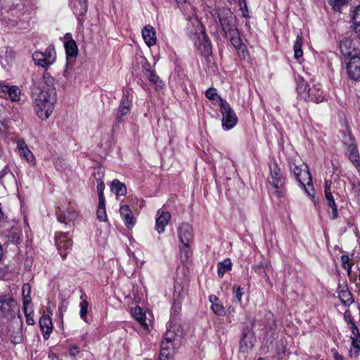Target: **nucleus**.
Instances as JSON below:
<instances>
[{"label": "nucleus", "mask_w": 360, "mask_h": 360, "mask_svg": "<svg viewBox=\"0 0 360 360\" xmlns=\"http://www.w3.org/2000/svg\"><path fill=\"white\" fill-rule=\"evenodd\" d=\"M176 345V344L174 342H169L168 340H165L164 339V340L162 342L161 348L165 349L169 352H174V347Z\"/></svg>", "instance_id": "obj_47"}, {"label": "nucleus", "mask_w": 360, "mask_h": 360, "mask_svg": "<svg viewBox=\"0 0 360 360\" xmlns=\"http://www.w3.org/2000/svg\"><path fill=\"white\" fill-rule=\"evenodd\" d=\"M120 213L124 221L125 226L128 229H131L136 223V219L134 217L129 207L126 205H122L120 208Z\"/></svg>", "instance_id": "obj_15"}, {"label": "nucleus", "mask_w": 360, "mask_h": 360, "mask_svg": "<svg viewBox=\"0 0 360 360\" xmlns=\"http://www.w3.org/2000/svg\"><path fill=\"white\" fill-rule=\"evenodd\" d=\"M231 269V262L229 259H224L218 263V275L222 277L224 274Z\"/></svg>", "instance_id": "obj_33"}, {"label": "nucleus", "mask_w": 360, "mask_h": 360, "mask_svg": "<svg viewBox=\"0 0 360 360\" xmlns=\"http://www.w3.org/2000/svg\"><path fill=\"white\" fill-rule=\"evenodd\" d=\"M352 349L349 351V354L351 356H356L360 351V345L359 344L360 342V335H356L355 338H352Z\"/></svg>", "instance_id": "obj_37"}, {"label": "nucleus", "mask_w": 360, "mask_h": 360, "mask_svg": "<svg viewBox=\"0 0 360 360\" xmlns=\"http://www.w3.org/2000/svg\"><path fill=\"white\" fill-rule=\"evenodd\" d=\"M174 307L175 308V311H177L178 309H181V306L179 305V303H177L176 301H175Z\"/></svg>", "instance_id": "obj_58"}, {"label": "nucleus", "mask_w": 360, "mask_h": 360, "mask_svg": "<svg viewBox=\"0 0 360 360\" xmlns=\"http://www.w3.org/2000/svg\"><path fill=\"white\" fill-rule=\"evenodd\" d=\"M110 190L117 195L124 196L127 194V187L125 184L121 183L117 179H114L111 182Z\"/></svg>", "instance_id": "obj_24"}, {"label": "nucleus", "mask_w": 360, "mask_h": 360, "mask_svg": "<svg viewBox=\"0 0 360 360\" xmlns=\"http://www.w3.org/2000/svg\"><path fill=\"white\" fill-rule=\"evenodd\" d=\"M1 87L2 91L4 92H6V93H8L9 91V90L11 89V86H6V85H3Z\"/></svg>", "instance_id": "obj_56"}, {"label": "nucleus", "mask_w": 360, "mask_h": 360, "mask_svg": "<svg viewBox=\"0 0 360 360\" xmlns=\"http://www.w3.org/2000/svg\"><path fill=\"white\" fill-rule=\"evenodd\" d=\"M35 94V111L39 118L46 120L51 114L56 101L54 79L44 75L43 82Z\"/></svg>", "instance_id": "obj_1"}, {"label": "nucleus", "mask_w": 360, "mask_h": 360, "mask_svg": "<svg viewBox=\"0 0 360 360\" xmlns=\"http://www.w3.org/2000/svg\"><path fill=\"white\" fill-rule=\"evenodd\" d=\"M8 94L13 101H17L20 99V92L18 89L15 86H12L8 92Z\"/></svg>", "instance_id": "obj_44"}, {"label": "nucleus", "mask_w": 360, "mask_h": 360, "mask_svg": "<svg viewBox=\"0 0 360 360\" xmlns=\"http://www.w3.org/2000/svg\"><path fill=\"white\" fill-rule=\"evenodd\" d=\"M97 182H98L97 190H98L99 200H105L103 193V191L105 188L104 184L102 180L97 181Z\"/></svg>", "instance_id": "obj_48"}, {"label": "nucleus", "mask_w": 360, "mask_h": 360, "mask_svg": "<svg viewBox=\"0 0 360 360\" xmlns=\"http://www.w3.org/2000/svg\"><path fill=\"white\" fill-rule=\"evenodd\" d=\"M174 307L175 308V311H177L178 309H181V306L179 305V303H177L176 301H175Z\"/></svg>", "instance_id": "obj_57"}, {"label": "nucleus", "mask_w": 360, "mask_h": 360, "mask_svg": "<svg viewBox=\"0 0 360 360\" xmlns=\"http://www.w3.org/2000/svg\"><path fill=\"white\" fill-rule=\"evenodd\" d=\"M56 243L60 255L63 258H65L68 253L67 250H69L72 245L71 239L66 233H59L56 236Z\"/></svg>", "instance_id": "obj_10"}, {"label": "nucleus", "mask_w": 360, "mask_h": 360, "mask_svg": "<svg viewBox=\"0 0 360 360\" xmlns=\"http://www.w3.org/2000/svg\"><path fill=\"white\" fill-rule=\"evenodd\" d=\"M352 18L354 25V32L360 39V5L352 11Z\"/></svg>", "instance_id": "obj_26"}, {"label": "nucleus", "mask_w": 360, "mask_h": 360, "mask_svg": "<svg viewBox=\"0 0 360 360\" xmlns=\"http://www.w3.org/2000/svg\"><path fill=\"white\" fill-rule=\"evenodd\" d=\"M15 53L11 48H6L0 51V63L4 68L11 66L14 60Z\"/></svg>", "instance_id": "obj_18"}, {"label": "nucleus", "mask_w": 360, "mask_h": 360, "mask_svg": "<svg viewBox=\"0 0 360 360\" xmlns=\"http://www.w3.org/2000/svg\"><path fill=\"white\" fill-rule=\"evenodd\" d=\"M64 46L68 59L70 57H76L78 53L77 46L76 42L72 39L70 34H66L64 37Z\"/></svg>", "instance_id": "obj_16"}, {"label": "nucleus", "mask_w": 360, "mask_h": 360, "mask_svg": "<svg viewBox=\"0 0 360 360\" xmlns=\"http://www.w3.org/2000/svg\"><path fill=\"white\" fill-rule=\"evenodd\" d=\"M13 305H15V301L13 300H7L4 297H0V314H6Z\"/></svg>", "instance_id": "obj_29"}, {"label": "nucleus", "mask_w": 360, "mask_h": 360, "mask_svg": "<svg viewBox=\"0 0 360 360\" xmlns=\"http://www.w3.org/2000/svg\"><path fill=\"white\" fill-rule=\"evenodd\" d=\"M347 70L350 78L360 81V58L352 57L347 65Z\"/></svg>", "instance_id": "obj_12"}, {"label": "nucleus", "mask_w": 360, "mask_h": 360, "mask_svg": "<svg viewBox=\"0 0 360 360\" xmlns=\"http://www.w3.org/2000/svg\"><path fill=\"white\" fill-rule=\"evenodd\" d=\"M302 38L301 36L298 35L296 38V41L293 46L294 56L296 59L300 58L303 55V52L302 50Z\"/></svg>", "instance_id": "obj_34"}, {"label": "nucleus", "mask_w": 360, "mask_h": 360, "mask_svg": "<svg viewBox=\"0 0 360 360\" xmlns=\"http://www.w3.org/2000/svg\"><path fill=\"white\" fill-rule=\"evenodd\" d=\"M348 157L353 165L358 167L360 166V157L356 146L347 149Z\"/></svg>", "instance_id": "obj_28"}, {"label": "nucleus", "mask_w": 360, "mask_h": 360, "mask_svg": "<svg viewBox=\"0 0 360 360\" xmlns=\"http://www.w3.org/2000/svg\"><path fill=\"white\" fill-rule=\"evenodd\" d=\"M94 167L93 175L97 181L103 179L105 174V169L100 165L99 163L96 162L95 165H91Z\"/></svg>", "instance_id": "obj_36"}, {"label": "nucleus", "mask_w": 360, "mask_h": 360, "mask_svg": "<svg viewBox=\"0 0 360 360\" xmlns=\"http://www.w3.org/2000/svg\"><path fill=\"white\" fill-rule=\"evenodd\" d=\"M132 315L145 329L148 330V324L146 322V314L142 311L141 307H136Z\"/></svg>", "instance_id": "obj_27"}, {"label": "nucleus", "mask_w": 360, "mask_h": 360, "mask_svg": "<svg viewBox=\"0 0 360 360\" xmlns=\"http://www.w3.org/2000/svg\"><path fill=\"white\" fill-rule=\"evenodd\" d=\"M340 49L342 55L349 58V60L352 59V57L358 56V53L353 45V41L349 38H344L340 41Z\"/></svg>", "instance_id": "obj_11"}, {"label": "nucleus", "mask_w": 360, "mask_h": 360, "mask_svg": "<svg viewBox=\"0 0 360 360\" xmlns=\"http://www.w3.org/2000/svg\"><path fill=\"white\" fill-rule=\"evenodd\" d=\"M271 179L269 183L275 188L274 193L277 197L281 198L284 194L285 179L283 177L280 168L276 164L270 167Z\"/></svg>", "instance_id": "obj_4"}, {"label": "nucleus", "mask_w": 360, "mask_h": 360, "mask_svg": "<svg viewBox=\"0 0 360 360\" xmlns=\"http://www.w3.org/2000/svg\"><path fill=\"white\" fill-rule=\"evenodd\" d=\"M242 295H243V293L240 292V288L239 287H237L236 297L238 302H240Z\"/></svg>", "instance_id": "obj_52"}, {"label": "nucleus", "mask_w": 360, "mask_h": 360, "mask_svg": "<svg viewBox=\"0 0 360 360\" xmlns=\"http://www.w3.org/2000/svg\"><path fill=\"white\" fill-rule=\"evenodd\" d=\"M58 220L62 223L74 221L77 217V213L72 207H69L66 210H62L60 207L56 211Z\"/></svg>", "instance_id": "obj_13"}, {"label": "nucleus", "mask_w": 360, "mask_h": 360, "mask_svg": "<svg viewBox=\"0 0 360 360\" xmlns=\"http://www.w3.org/2000/svg\"><path fill=\"white\" fill-rule=\"evenodd\" d=\"M158 218L156 219L155 229L158 233H162L165 231V226L169 222L171 218V214L168 212H165L162 210L158 211Z\"/></svg>", "instance_id": "obj_14"}, {"label": "nucleus", "mask_w": 360, "mask_h": 360, "mask_svg": "<svg viewBox=\"0 0 360 360\" xmlns=\"http://www.w3.org/2000/svg\"><path fill=\"white\" fill-rule=\"evenodd\" d=\"M17 146L21 157H23L27 162H34V157L23 139H19L17 141Z\"/></svg>", "instance_id": "obj_19"}, {"label": "nucleus", "mask_w": 360, "mask_h": 360, "mask_svg": "<svg viewBox=\"0 0 360 360\" xmlns=\"http://www.w3.org/2000/svg\"><path fill=\"white\" fill-rule=\"evenodd\" d=\"M341 261H342V267L344 269H346L347 268V266H348V264H349V258L347 255H342L341 257Z\"/></svg>", "instance_id": "obj_50"}, {"label": "nucleus", "mask_w": 360, "mask_h": 360, "mask_svg": "<svg viewBox=\"0 0 360 360\" xmlns=\"http://www.w3.org/2000/svg\"><path fill=\"white\" fill-rule=\"evenodd\" d=\"M176 3L178 4H182V3H185L186 2V0H176Z\"/></svg>", "instance_id": "obj_61"}, {"label": "nucleus", "mask_w": 360, "mask_h": 360, "mask_svg": "<svg viewBox=\"0 0 360 360\" xmlns=\"http://www.w3.org/2000/svg\"><path fill=\"white\" fill-rule=\"evenodd\" d=\"M39 326L45 340L49 338L53 330V323L49 315H42L39 319Z\"/></svg>", "instance_id": "obj_17"}, {"label": "nucleus", "mask_w": 360, "mask_h": 360, "mask_svg": "<svg viewBox=\"0 0 360 360\" xmlns=\"http://www.w3.org/2000/svg\"><path fill=\"white\" fill-rule=\"evenodd\" d=\"M338 295L342 303L346 306H349L354 302L352 294L347 288H346L345 290H340Z\"/></svg>", "instance_id": "obj_30"}, {"label": "nucleus", "mask_w": 360, "mask_h": 360, "mask_svg": "<svg viewBox=\"0 0 360 360\" xmlns=\"http://www.w3.org/2000/svg\"><path fill=\"white\" fill-rule=\"evenodd\" d=\"M324 98L325 96H323V91H321L320 87H314L312 89H311L310 98L309 99L313 102L319 103L323 101Z\"/></svg>", "instance_id": "obj_32"}, {"label": "nucleus", "mask_w": 360, "mask_h": 360, "mask_svg": "<svg viewBox=\"0 0 360 360\" xmlns=\"http://www.w3.org/2000/svg\"><path fill=\"white\" fill-rule=\"evenodd\" d=\"M220 107L221 112L223 115L222 126L226 129L233 128L238 122L235 112L225 100L221 101Z\"/></svg>", "instance_id": "obj_7"}, {"label": "nucleus", "mask_w": 360, "mask_h": 360, "mask_svg": "<svg viewBox=\"0 0 360 360\" xmlns=\"http://www.w3.org/2000/svg\"><path fill=\"white\" fill-rule=\"evenodd\" d=\"M269 269V263L267 262H260V264L255 266V272L260 276L265 277L266 280H269L266 274V270Z\"/></svg>", "instance_id": "obj_38"}, {"label": "nucleus", "mask_w": 360, "mask_h": 360, "mask_svg": "<svg viewBox=\"0 0 360 360\" xmlns=\"http://www.w3.org/2000/svg\"><path fill=\"white\" fill-rule=\"evenodd\" d=\"M79 353V349L75 347L72 346L70 348V354L71 356H76Z\"/></svg>", "instance_id": "obj_51"}, {"label": "nucleus", "mask_w": 360, "mask_h": 360, "mask_svg": "<svg viewBox=\"0 0 360 360\" xmlns=\"http://www.w3.org/2000/svg\"><path fill=\"white\" fill-rule=\"evenodd\" d=\"M210 302H212V311L219 316H223L225 314L224 307L222 304L217 302L219 301V299L215 295H210L209 297Z\"/></svg>", "instance_id": "obj_25"}, {"label": "nucleus", "mask_w": 360, "mask_h": 360, "mask_svg": "<svg viewBox=\"0 0 360 360\" xmlns=\"http://www.w3.org/2000/svg\"><path fill=\"white\" fill-rule=\"evenodd\" d=\"M75 11L77 15L79 16V20L80 21L81 17L86 13L88 10L87 0H84L82 3L80 0L75 1Z\"/></svg>", "instance_id": "obj_31"}, {"label": "nucleus", "mask_w": 360, "mask_h": 360, "mask_svg": "<svg viewBox=\"0 0 360 360\" xmlns=\"http://www.w3.org/2000/svg\"><path fill=\"white\" fill-rule=\"evenodd\" d=\"M332 181L330 180H326L324 182V196L327 202L328 206L332 210V213L330 215L331 219H336L339 217L338 207L335 200L331 192Z\"/></svg>", "instance_id": "obj_8"}, {"label": "nucleus", "mask_w": 360, "mask_h": 360, "mask_svg": "<svg viewBox=\"0 0 360 360\" xmlns=\"http://www.w3.org/2000/svg\"><path fill=\"white\" fill-rule=\"evenodd\" d=\"M174 354V352L167 351L165 349H160L159 359L160 360H170Z\"/></svg>", "instance_id": "obj_45"}, {"label": "nucleus", "mask_w": 360, "mask_h": 360, "mask_svg": "<svg viewBox=\"0 0 360 360\" xmlns=\"http://www.w3.org/2000/svg\"><path fill=\"white\" fill-rule=\"evenodd\" d=\"M96 214H97V218L101 221H104L106 220L107 216H106V212H105V200H99Z\"/></svg>", "instance_id": "obj_35"}, {"label": "nucleus", "mask_w": 360, "mask_h": 360, "mask_svg": "<svg viewBox=\"0 0 360 360\" xmlns=\"http://www.w3.org/2000/svg\"><path fill=\"white\" fill-rule=\"evenodd\" d=\"M142 36L148 46H153L156 43V35L154 28L150 25L146 26L142 30Z\"/></svg>", "instance_id": "obj_20"}, {"label": "nucleus", "mask_w": 360, "mask_h": 360, "mask_svg": "<svg viewBox=\"0 0 360 360\" xmlns=\"http://www.w3.org/2000/svg\"><path fill=\"white\" fill-rule=\"evenodd\" d=\"M206 97L212 101H219L221 103V101L223 100L217 94V89L214 88H210L205 92Z\"/></svg>", "instance_id": "obj_41"}, {"label": "nucleus", "mask_w": 360, "mask_h": 360, "mask_svg": "<svg viewBox=\"0 0 360 360\" xmlns=\"http://www.w3.org/2000/svg\"><path fill=\"white\" fill-rule=\"evenodd\" d=\"M32 58L36 64L46 68L54 63L56 58V53L54 47L49 46L44 52L35 51Z\"/></svg>", "instance_id": "obj_5"}, {"label": "nucleus", "mask_w": 360, "mask_h": 360, "mask_svg": "<svg viewBox=\"0 0 360 360\" xmlns=\"http://www.w3.org/2000/svg\"><path fill=\"white\" fill-rule=\"evenodd\" d=\"M130 109L131 101L129 99L128 96H124L117 113V120L119 122H122V117L130 112Z\"/></svg>", "instance_id": "obj_21"}, {"label": "nucleus", "mask_w": 360, "mask_h": 360, "mask_svg": "<svg viewBox=\"0 0 360 360\" xmlns=\"http://www.w3.org/2000/svg\"><path fill=\"white\" fill-rule=\"evenodd\" d=\"M179 238L181 243V249H184V253L186 258L189 257V252L188 248L190 247L193 238V229L188 223H182L178 229Z\"/></svg>", "instance_id": "obj_3"}, {"label": "nucleus", "mask_w": 360, "mask_h": 360, "mask_svg": "<svg viewBox=\"0 0 360 360\" xmlns=\"http://www.w3.org/2000/svg\"><path fill=\"white\" fill-rule=\"evenodd\" d=\"M217 17L225 37L234 46H237L239 44V33L233 13L229 8H222L218 10Z\"/></svg>", "instance_id": "obj_2"}, {"label": "nucleus", "mask_w": 360, "mask_h": 360, "mask_svg": "<svg viewBox=\"0 0 360 360\" xmlns=\"http://www.w3.org/2000/svg\"><path fill=\"white\" fill-rule=\"evenodd\" d=\"M174 288H175V291H174V296H176V286H174Z\"/></svg>", "instance_id": "obj_62"}, {"label": "nucleus", "mask_w": 360, "mask_h": 360, "mask_svg": "<svg viewBox=\"0 0 360 360\" xmlns=\"http://www.w3.org/2000/svg\"><path fill=\"white\" fill-rule=\"evenodd\" d=\"M292 171L296 179L304 188L305 192L308 194V195H311L310 193L306 188V185H311L312 181L311 174L308 170L307 165L304 163L300 165H295Z\"/></svg>", "instance_id": "obj_6"}, {"label": "nucleus", "mask_w": 360, "mask_h": 360, "mask_svg": "<svg viewBox=\"0 0 360 360\" xmlns=\"http://www.w3.org/2000/svg\"><path fill=\"white\" fill-rule=\"evenodd\" d=\"M30 285L28 283H25L22 288V293L24 304L29 303L30 301Z\"/></svg>", "instance_id": "obj_42"}, {"label": "nucleus", "mask_w": 360, "mask_h": 360, "mask_svg": "<svg viewBox=\"0 0 360 360\" xmlns=\"http://www.w3.org/2000/svg\"><path fill=\"white\" fill-rule=\"evenodd\" d=\"M352 264H348V266H347V268L345 269H347V274L349 275L351 274V269H352Z\"/></svg>", "instance_id": "obj_59"}, {"label": "nucleus", "mask_w": 360, "mask_h": 360, "mask_svg": "<svg viewBox=\"0 0 360 360\" xmlns=\"http://www.w3.org/2000/svg\"><path fill=\"white\" fill-rule=\"evenodd\" d=\"M80 311L79 315L81 318L84 319L87 314V308L89 307V302L86 300H83L80 302Z\"/></svg>", "instance_id": "obj_46"}, {"label": "nucleus", "mask_w": 360, "mask_h": 360, "mask_svg": "<svg viewBox=\"0 0 360 360\" xmlns=\"http://www.w3.org/2000/svg\"><path fill=\"white\" fill-rule=\"evenodd\" d=\"M245 338H246V334H243V337L240 341V347L243 348V345H245L246 347V348L248 347V345L245 341Z\"/></svg>", "instance_id": "obj_53"}, {"label": "nucleus", "mask_w": 360, "mask_h": 360, "mask_svg": "<svg viewBox=\"0 0 360 360\" xmlns=\"http://www.w3.org/2000/svg\"><path fill=\"white\" fill-rule=\"evenodd\" d=\"M350 323H351L350 329L354 335L353 338H355V337H356V335H360L359 333L358 328L356 326L355 323L351 319H350Z\"/></svg>", "instance_id": "obj_49"}, {"label": "nucleus", "mask_w": 360, "mask_h": 360, "mask_svg": "<svg viewBox=\"0 0 360 360\" xmlns=\"http://www.w3.org/2000/svg\"><path fill=\"white\" fill-rule=\"evenodd\" d=\"M297 93L304 100H307L310 98L311 89L309 87L307 82L301 78L297 83Z\"/></svg>", "instance_id": "obj_23"}, {"label": "nucleus", "mask_w": 360, "mask_h": 360, "mask_svg": "<svg viewBox=\"0 0 360 360\" xmlns=\"http://www.w3.org/2000/svg\"><path fill=\"white\" fill-rule=\"evenodd\" d=\"M342 143L347 146V149L356 146L354 138L345 131H342Z\"/></svg>", "instance_id": "obj_39"}, {"label": "nucleus", "mask_w": 360, "mask_h": 360, "mask_svg": "<svg viewBox=\"0 0 360 360\" xmlns=\"http://www.w3.org/2000/svg\"><path fill=\"white\" fill-rule=\"evenodd\" d=\"M148 78L150 82L153 84L157 89L162 88V81L160 79L159 77L154 73V72L150 71L148 75Z\"/></svg>", "instance_id": "obj_40"}, {"label": "nucleus", "mask_w": 360, "mask_h": 360, "mask_svg": "<svg viewBox=\"0 0 360 360\" xmlns=\"http://www.w3.org/2000/svg\"><path fill=\"white\" fill-rule=\"evenodd\" d=\"M2 256H3V250H2L1 244L0 243V261L1 260Z\"/></svg>", "instance_id": "obj_60"}, {"label": "nucleus", "mask_w": 360, "mask_h": 360, "mask_svg": "<svg viewBox=\"0 0 360 360\" xmlns=\"http://www.w3.org/2000/svg\"><path fill=\"white\" fill-rule=\"evenodd\" d=\"M329 4L335 11H340L341 7L348 3V0H328Z\"/></svg>", "instance_id": "obj_43"}, {"label": "nucleus", "mask_w": 360, "mask_h": 360, "mask_svg": "<svg viewBox=\"0 0 360 360\" xmlns=\"http://www.w3.org/2000/svg\"><path fill=\"white\" fill-rule=\"evenodd\" d=\"M26 322L28 325H33L34 323V319L30 316H26Z\"/></svg>", "instance_id": "obj_54"}, {"label": "nucleus", "mask_w": 360, "mask_h": 360, "mask_svg": "<svg viewBox=\"0 0 360 360\" xmlns=\"http://www.w3.org/2000/svg\"><path fill=\"white\" fill-rule=\"evenodd\" d=\"M311 196H312V199H313V200H314V203L316 204V202H315V200H314V198H314V196L313 195H312Z\"/></svg>", "instance_id": "obj_63"}, {"label": "nucleus", "mask_w": 360, "mask_h": 360, "mask_svg": "<svg viewBox=\"0 0 360 360\" xmlns=\"http://www.w3.org/2000/svg\"><path fill=\"white\" fill-rule=\"evenodd\" d=\"M334 358L335 360H344L343 356L339 354L338 352H334Z\"/></svg>", "instance_id": "obj_55"}, {"label": "nucleus", "mask_w": 360, "mask_h": 360, "mask_svg": "<svg viewBox=\"0 0 360 360\" xmlns=\"http://www.w3.org/2000/svg\"><path fill=\"white\" fill-rule=\"evenodd\" d=\"M347 319H348L349 322H350V319L352 320V319L349 316L347 317Z\"/></svg>", "instance_id": "obj_64"}, {"label": "nucleus", "mask_w": 360, "mask_h": 360, "mask_svg": "<svg viewBox=\"0 0 360 360\" xmlns=\"http://www.w3.org/2000/svg\"><path fill=\"white\" fill-rule=\"evenodd\" d=\"M183 334L184 331L181 326L176 321H171L164 338L165 340L175 342L182 338Z\"/></svg>", "instance_id": "obj_9"}, {"label": "nucleus", "mask_w": 360, "mask_h": 360, "mask_svg": "<svg viewBox=\"0 0 360 360\" xmlns=\"http://www.w3.org/2000/svg\"><path fill=\"white\" fill-rule=\"evenodd\" d=\"M202 35V38L198 45V49L203 56L208 57L212 53L211 43L205 33Z\"/></svg>", "instance_id": "obj_22"}]
</instances>
